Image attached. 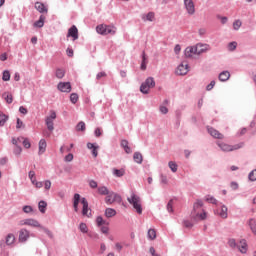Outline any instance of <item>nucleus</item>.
Wrapping results in <instances>:
<instances>
[{"instance_id": "f257e3e1", "label": "nucleus", "mask_w": 256, "mask_h": 256, "mask_svg": "<svg viewBox=\"0 0 256 256\" xmlns=\"http://www.w3.org/2000/svg\"><path fill=\"white\" fill-rule=\"evenodd\" d=\"M216 144L219 147V149H221L224 153H229L231 151H237L238 149H243V147H245L244 142H240L236 145H229L225 142L218 141V142H216Z\"/></svg>"}, {"instance_id": "f03ea898", "label": "nucleus", "mask_w": 256, "mask_h": 256, "mask_svg": "<svg viewBox=\"0 0 256 256\" xmlns=\"http://www.w3.org/2000/svg\"><path fill=\"white\" fill-rule=\"evenodd\" d=\"M127 201L128 203H130V205H132V207H134L138 215H141V213H143V207L141 206V197H139L135 193H132L131 197L127 198Z\"/></svg>"}, {"instance_id": "7ed1b4c3", "label": "nucleus", "mask_w": 256, "mask_h": 256, "mask_svg": "<svg viewBox=\"0 0 256 256\" xmlns=\"http://www.w3.org/2000/svg\"><path fill=\"white\" fill-rule=\"evenodd\" d=\"M155 87V78L148 77L140 86V91L143 95H149L150 89Z\"/></svg>"}, {"instance_id": "20e7f679", "label": "nucleus", "mask_w": 256, "mask_h": 256, "mask_svg": "<svg viewBox=\"0 0 256 256\" xmlns=\"http://www.w3.org/2000/svg\"><path fill=\"white\" fill-rule=\"evenodd\" d=\"M30 237V232L29 230L22 228L19 231V237H18V241L19 243H27L28 239Z\"/></svg>"}, {"instance_id": "39448f33", "label": "nucleus", "mask_w": 256, "mask_h": 256, "mask_svg": "<svg viewBox=\"0 0 256 256\" xmlns=\"http://www.w3.org/2000/svg\"><path fill=\"white\" fill-rule=\"evenodd\" d=\"M57 89L61 93H71V82H59Z\"/></svg>"}, {"instance_id": "423d86ee", "label": "nucleus", "mask_w": 256, "mask_h": 256, "mask_svg": "<svg viewBox=\"0 0 256 256\" xmlns=\"http://www.w3.org/2000/svg\"><path fill=\"white\" fill-rule=\"evenodd\" d=\"M215 215H218L221 219H227L229 217L228 208L222 204L220 208L215 210Z\"/></svg>"}, {"instance_id": "0eeeda50", "label": "nucleus", "mask_w": 256, "mask_h": 256, "mask_svg": "<svg viewBox=\"0 0 256 256\" xmlns=\"http://www.w3.org/2000/svg\"><path fill=\"white\" fill-rule=\"evenodd\" d=\"M184 7L188 15H195V3H193V0H184Z\"/></svg>"}, {"instance_id": "6e6552de", "label": "nucleus", "mask_w": 256, "mask_h": 256, "mask_svg": "<svg viewBox=\"0 0 256 256\" xmlns=\"http://www.w3.org/2000/svg\"><path fill=\"white\" fill-rule=\"evenodd\" d=\"M207 131H208L209 135H211V137H213V139H225V136L213 127L208 126Z\"/></svg>"}, {"instance_id": "1a4fd4ad", "label": "nucleus", "mask_w": 256, "mask_h": 256, "mask_svg": "<svg viewBox=\"0 0 256 256\" xmlns=\"http://www.w3.org/2000/svg\"><path fill=\"white\" fill-rule=\"evenodd\" d=\"M208 49L209 45L207 44L198 43L194 46L196 55H202V53H205L206 51H208Z\"/></svg>"}, {"instance_id": "9d476101", "label": "nucleus", "mask_w": 256, "mask_h": 256, "mask_svg": "<svg viewBox=\"0 0 256 256\" xmlns=\"http://www.w3.org/2000/svg\"><path fill=\"white\" fill-rule=\"evenodd\" d=\"M67 37H72L73 41H77L79 39V30L77 29V26L73 25L69 30Z\"/></svg>"}, {"instance_id": "9b49d317", "label": "nucleus", "mask_w": 256, "mask_h": 256, "mask_svg": "<svg viewBox=\"0 0 256 256\" xmlns=\"http://www.w3.org/2000/svg\"><path fill=\"white\" fill-rule=\"evenodd\" d=\"M177 75H187L189 73V64L181 63L176 70Z\"/></svg>"}, {"instance_id": "f8f14e48", "label": "nucleus", "mask_w": 256, "mask_h": 256, "mask_svg": "<svg viewBox=\"0 0 256 256\" xmlns=\"http://www.w3.org/2000/svg\"><path fill=\"white\" fill-rule=\"evenodd\" d=\"M82 207V215L89 217V202H87L86 198L81 199Z\"/></svg>"}, {"instance_id": "ddd939ff", "label": "nucleus", "mask_w": 256, "mask_h": 256, "mask_svg": "<svg viewBox=\"0 0 256 256\" xmlns=\"http://www.w3.org/2000/svg\"><path fill=\"white\" fill-rule=\"evenodd\" d=\"M236 249L239 250L240 253H247V240L241 239Z\"/></svg>"}, {"instance_id": "4468645a", "label": "nucleus", "mask_w": 256, "mask_h": 256, "mask_svg": "<svg viewBox=\"0 0 256 256\" xmlns=\"http://www.w3.org/2000/svg\"><path fill=\"white\" fill-rule=\"evenodd\" d=\"M184 55L187 59H191V57H193V55H197V53L195 52V46H188L184 50Z\"/></svg>"}, {"instance_id": "2eb2a0df", "label": "nucleus", "mask_w": 256, "mask_h": 256, "mask_svg": "<svg viewBox=\"0 0 256 256\" xmlns=\"http://www.w3.org/2000/svg\"><path fill=\"white\" fill-rule=\"evenodd\" d=\"M231 77V73L227 70L222 71L219 76L218 79L219 81H221L222 83H225V81H229V78Z\"/></svg>"}, {"instance_id": "dca6fc26", "label": "nucleus", "mask_w": 256, "mask_h": 256, "mask_svg": "<svg viewBox=\"0 0 256 256\" xmlns=\"http://www.w3.org/2000/svg\"><path fill=\"white\" fill-rule=\"evenodd\" d=\"M46 150H47V141H45V139H41L39 141L38 155H43V153H45Z\"/></svg>"}, {"instance_id": "f3484780", "label": "nucleus", "mask_w": 256, "mask_h": 256, "mask_svg": "<svg viewBox=\"0 0 256 256\" xmlns=\"http://www.w3.org/2000/svg\"><path fill=\"white\" fill-rule=\"evenodd\" d=\"M79 201H81V195H79L77 193L74 194L73 207H74L75 213H77V211H79Z\"/></svg>"}, {"instance_id": "a211bd4d", "label": "nucleus", "mask_w": 256, "mask_h": 256, "mask_svg": "<svg viewBox=\"0 0 256 256\" xmlns=\"http://www.w3.org/2000/svg\"><path fill=\"white\" fill-rule=\"evenodd\" d=\"M120 146L122 147V149H124L125 153H127V155L131 154V147H129V141L127 140H121Z\"/></svg>"}, {"instance_id": "6ab92c4d", "label": "nucleus", "mask_w": 256, "mask_h": 256, "mask_svg": "<svg viewBox=\"0 0 256 256\" xmlns=\"http://www.w3.org/2000/svg\"><path fill=\"white\" fill-rule=\"evenodd\" d=\"M201 207H203V200H201V199L196 200V202L193 205L192 215L197 213V211H199V209H201Z\"/></svg>"}, {"instance_id": "aec40b11", "label": "nucleus", "mask_w": 256, "mask_h": 256, "mask_svg": "<svg viewBox=\"0 0 256 256\" xmlns=\"http://www.w3.org/2000/svg\"><path fill=\"white\" fill-rule=\"evenodd\" d=\"M26 225H28L29 227H40L41 228V224L39 223V221H37L33 218L26 219Z\"/></svg>"}, {"instance_id": "412c9836", "label": "nucleus", "mask_w": 256, "mask_h": 256, "mask_svg": "<svg viewBox=\"0 0 256 256\" xmlns=\"http://www.w3.org/2000/svg\"><path fill=\"white\" fill-rule=\"evenodd\" d=\"M147 63H149V61L147 60V55L145 54V51H143L142 52V62L140 65L141 71H145V69H147Z\"/></svg>"}, {"instance_id": "4be33fe9", "label": "nucleus", "mask_w": 256, "mask_h": 256, "mask_svg": "<svg viewBox=\"0 0 256 256\" xmlns=\"http://www.w3.org/2000/svg\"><path fill=\"white\" fill-rule=\"evenodd\" d=\"M134 162L138 165H141L143 163V154L141 152H135L133 155Z\"/></svg>"}, {"instance_id": "5701e85b", "label": "nucleus", "mask_w": 256, "mask_h": 256, "mask_svg": "<svg viewBox=\"0 0 256 256\" xmlns=\"http://www.w3.org/2000/svg\"><path fill=\"white\" fill-rule=\"evenodd\" d=\"M117 215V211L113 208H106L105 210V217L107 219H111V217H115Z\"/></svg>"}, {"instance_id": "b1692460", "label": "nucleus", "mask_w": 256, "mask_h": 256, "mask_svg": "<svg viewBox=\"0 0 256 256\" xmlns=\"http://www.w3.org/2000/svg\"><path fill=\"white\" fill-rule=\"evenodd\" d=\"M117 33V28L115 26H105V34L104 35H115Z\"/></svg>"}, {"instance_id": "393cba45", "label": "nucleus", "mask_w": 256, "mask_h": 256, "mask_svg": "<svg viewBox=\"0 0 256 256\" xmlns=\"http://www.w3.org/2000/svg\"><path fill=\"white\" fill-rule=\"evenodd\" d=\"M35 9H37L39 13H47V7H45V4L41 2L35 3Z\"/></svg>"}, {"instance_id": "a878e982", "label": "nucleus", "mask_w": 256, "mask_h": 256, "mask_svg": "<svg viewBox=\"0 0 256 256\" xmlns=\"http://www.w3.org/2000/svg\"><path fill=\"white\" fill-rule=\"evenodd\" d=\"M45 25V16L40 15L39 20L34 22V27L41 29Z\"/></svg>"}, {"instance_id": "bb28decb", "label": "nucleus", "mask_w": 256, "mask_h": 256, "mask_svg": "<svg viewBox=\"0 0 256 256\" xmlns=\"http://www.w3.org/2000/svg\"><path fill=\"white\" fill-rule=\"evenodd\" d=\"M112 175H114V177H123L125 175V169L113 168Z\"/></svg>"}, {"instance_id": "cd10ccee", "label": "nucleus", "mask_w": 256, "mask_h": 256, "mask_svg": "<svg viewBox=\"0 0 256 256\" xmlns=\"http://www.w3.org/2000/svg\"><path fill=\"white\" fill-rule=\"evenodd\" d=\"M6 245L11 246L15 244V235L14 234H8L6 236V240H5Z\"/></svg>"}, {"instance_id": "c85d7f7f", "label": "nucleus", "mask_w": 256, "mask_h": 256, "mask_svg": "<svg viewBox=\"0 0 256 256\" xmlns=\"http://www.w3.org/2000/svg\"><path fill=\"white\" fill-rule=\"evenodd\" d=\"M105 203L107 205H113L114 203L113 191H110L108 192V194H106Z\"/></svg>"}, {"instance_id": "c756f323", "label": "nucleus", "mask_w": 256, "mask_h": 256, "mask_svg": "<svg viewBox=\"0 0 256 256\" xmlns=\"http://www.w3.org/2000/svg\"><path fill=\"white\" fill-rule=\"evenodd\" d=\"M55 77L57 79H63V77H65V69L57 68L55 71Z\"/></svg>"}, {"instance_id": "7c9ffc66", "label": "nucleus", "mask_w": 256, "mask_h": 256, "mask_svg": "<svg viewBox=\"0 0 256 256\" xmlns=\"http://www.w3.org/2000/svg\"><path fill=\"white\" fill-rule=\"evenodd\" d=\"M147 237L148 239H150V241L157 239V232L155 231V229H149L147 233Z\"/></svg>"}, {"instance_id": "2f4dec72", "label": "nucleus", "mask_w": 256, "mask_h": 256, "mask_svg": "<svg viewBox=\"0 0 256 256\" xmlns=\"http://www.w3.org/2000/svg\"><path fill=\"white\" fill-rule=\"evenodd\" d=\"M9 120V116L0 111V127H3Z\"/></svg>"}, {"instance_id": "473e14b6", "label": "nucleus", "mask_w": 256, "mask_h": 256, "mask_svg": "<svg viewBox=\"0 0 256 256\" xmlns=\"http://www.w3.org/2000/svg\"><path fill=\"white\" fill-rule=\"evenodd\" d=\"M248 225L252 231V233H254V235H256V220L251 218L248 222Z\"/></svg>"}, {"instance_id": "72a5a7b5", "label": "nucleus", "mask_w": 256, "mask_h": 256, "mask_svg": "<svg viewBox=\"0 0 256 256\" xmlns=\"http://www.w3.org/2000/svg\"><path fill=\"white\" fill-rule=\"evenodd\" d=\"M96 225H97L98 227H101V226H103V225H109V222L105 221L102 216H98V217L96 218Z\"/></svg>"}, {"instance_id": "f704fd0d", "label": "nucleus", "mask_w": 256, "mask_h": 256, "mask_svg": "<svg viewBox=\"0 0 256 256\" xmlns=\"http://www.w3.org/2000/svg\"><path fill=\"white\" fill-rule=\"evenodd\" d=\"M45 123H46V127H47L48 131H53L55 129L53 120L46 118Z\"/></svg>"}, {"instance_id": "c9c22d12", "label": "nucleus", "mask_w": 256, "mask_h": 256, "mask_svg": "<svg viewBox=\"0 0 256 256\" xmlns=\"http://www.w3.org/2000/svg\"><path fill=\"white\" fill-rule=\"evenodd\" d=\"M109 189L107 188V186H100L98 187V193L99 195H109Z\"/></svg>"}, {"instance_id": "e433bc0d", "label": "nucleus", "mask_w": 256, "mask_h": 256, "mask_svg": "<svg viewBox=\"0 0 256 256\" xmlns=\"http://www.w3.org/2000/svg\"><path fill=\"white\" fill-rule=\"evenodd\" d=\"M38 209H39L40 213H45V209H47V202L41 200L38 203Z\"/></svg>"}, {"instance_id": "4c0bfd02", "label": "nucleus", "mask_w": 256, "mask_h": 256, "mask_svg": "<svg viewBox=\"0 0 256 256\" xmlns=\"http://www.w3.org/2000/svg\"><path fill=\"white\" fill-rule=\"evenodd\" d=\"M205 201L211 203L212 205H217L219 203V201H217L216 198L211 195L205 196Z\"/></svg>"}, {"instance_id": "58836bf2", "label": "nucleus", "mask_w": 256, "mask_h": 256, "mask_svg": "<svg viewBox=\"0 0 256 256\" xmlns=\"http://www.w3.org/2000/svg\"><path fill=\"white\" fill-rule=\"evenodd\" d=\"M3 97L6 101V103H8V105H11V103H13V95L10 93H4Z\"/></svg>"}, {"instance_id": "ea45409f", "label": "nucleus", "mask_w": 256, "mask_h": 256, "mask_svg": "<svg viewBox=\"0 0 256 256\" xmlns=\"http://www.w3.org/2000/svg\"><path fill=\"white\" fill-rule=\"evenodd\" d=\"M228 245L231 249H237L239 244H237V241L234 238H230L228 240Z\"/></svg>"}, {"instance_id": "a19ab883", "label": "nucleus", "mask_w": 256, "mask_h": 256, "mask_svg": "<svg viewBox=\"0 0 256 256\" xmlns=\"http://www.w3.org/2000/svg\"><path fill=\"white\" fill-rule=\"evenodd\" d=\"M142 19L145 21H153L155 19V13L149 12L146 16H143Z\"/></svg>"}, {"instance_id": "79ce46f5", "label": "nucleus", "mask_w": 256, "mask_h": 256, "mask_svg": "<svg viewBox=\"0 0 256 256\" xmlns=\"http://www.w3.org/2000/svg\"><path fill=\"white\" fill-rule=\"evenodd\" d=\"M168 167L169 169H171L172 173H177V169H178L177 163L170 161L168 163Z\"/></svg>"}, {"instance_id": "37998d69", "label": "nucleus", "mask_w": 256, "mask_h": 256, "mask_svg": "<svg viewBox=\"0 0 256 256\" xmlns=\"http://www.w3.org/2000/svg\"><path fill=\"white\" fill-rule=\"evenodd\" d=\"M241 25H243V22H241V20H235L233 22L234 31H239V29H241Z\"/></svg>"}, {"instance_id": "c03bdc74", "label": "nucleus", "mask_w": 256, "mask_h": 256, "mask_svg": "<svg viewBox=\"0 0 256 256\" xmlns=\"http://www.w3.org/2000/svg\"><path fill=\"white\" fill-rule=\"evenodd\" d=\"M194 215L196 217H199V219L201 221H205V219H207V212H205V210H203V213H201V214L199 212H196V213H194Z\"/></svg>"}, {"instance_id": "a18cd8bd", "label": "nucleus", "mask_w": 256, "mask_h": 256, "mask_svg": "<svg viewBox=\"0 0 256 256\" xmlns=\"http://www.w3.org/2000/svg\"><path fill=\"white\" fill-rule=\"evenodd\" d=\"M105 27H106V25H103V24L98 25L96 27L97 33H99V35H105Z\"/></svg>"}, {"instance_id": "49530a36", "label": "nucleus", "mask_w": 256, "mask_h": 256, "mask_svg": "<svg viewBox=\"0 0 256 256\" xmlns=\"http://www.w3.org/2000/svg\"><path fill=\"white\" fill-rule=\"evenodd\" d=\"M70 101H71V103H73V105H75V103H77V101H79V95L77 93H72L70 95Z\"/></svg>"}, {"instance_id": "de8ad7c7", "label": "nucleus", "mask_w": 256, "mask_h": 256, "mask_svg": "<svg viewBox=\"0 0 256 256\" xmlns=\"http://www.w3.org/2000/svg\"><path fill=\"white\" fill-rule=\"evenodd\" d=\"M227 49L228 51H235V49H237V42L233 41L228 43Z\"/></svg>"}, {"instance_id": "09e8293b", "label": "nucleus", "mask_w": 256, "mask_h": 256, "mask_svg": "<svg viewBox=\"0 0 256 256\" xmlns=\"http://www.w3.org/2000/svg\"><path fill=\"white\" fill-rule=\"evenodd\" d=\"M21 143L25 147V149H30L31 148V142L27 138H23Z\"/></svg>"}, {"instance_id": "8fccbe9b", "label": "nucleus", "mask_w": 256, "mask_h": 256, "mask_svg": "<svg viewBox=\"0 0 256 256\" xmlns=\"http://www.w3.org/2000/svg\"><path fill=\"white\" fill-rule=\"evenodd\" d=\"M11 79V73H9L8 70H5L3 72L2 80L3 81H9Z\"/></svg>"}, {"instance_id": "3c124183", "label": "nucleus", "mask_w": 256, "mask_h": 256, "mask_svg": "<svg viewBox=\"0 0 256 256\" xmlns=\"http://www.w3.org/2000/svg\"><path fill=\"white\" fill-rule=\"evenodd\" d=\"M76 131H85V122L80 121V122L76 125Z\"/></svg>"}, {"instance_id": "603ef678", "label": "nucleus", "mask_w": 256, "mask_h": 256, "mask_svg": "<svg viewBox=\"0 0 256 256\" xmlns=\"http://www.w3.org/2000/svg\"><path fill=\"white\" fill-rule=\"evenodd\" d=\"M79 229H80L81 233H87L89 231V228H87V224H85L83 222L80 223Z\"/></svg>"}, {"instance_id": "864d4df0", "label": "nucleus", "mask_w": 256, "mask_h": 256, "mask_svg": "<svg viewBox=\"0 0 256 256\" xmlns=\"http://www.w3.org/2000/svg\"><path fill=\"white\" fill-rule=\"evenodd\" d=\"M22 152H23V148H21V146H19V145L15 146L14 151H13L14 155L19 156V155H21Z\"/></svg>"}, {"instance_id": "5fc2aeb1", "label": "nucleus", "mask_w": 256, "mask_h": 256, "mask_svg": "<svg viewBox=\"0 0 256 256\" xmlns=\"http://www.w3.org/2000/svg\"><path fill=\"white\" fill-rule=\"evenodd\" d=\"M40 229H42V231H44V233H46V235H48V237L50 239H53V232H51L49 229H47V228H45L43 226H41Z\"/></svg>"}, {"instance_id": "6e6d98bb", "label": "nucleus", "mask_w": 256, "mask_h": 256, "mask_svg": "<svg viewBox=\"0 0 256 256\" xmlns=\"http://www.w3.org/2000/svg\"><path fill=\"white\" fill-rule=\"evenodd\" d=\"M167 211L168 213H173V199L169 200L167 204Z\"/></svg>"}, {"instance_id": "4d7b16f0", "label": "nucleus", "mask_w": 256, "mask_h": 256, "mask_svg": "<svg viewBox=\"0 0 256 256\" xmlns=\"http://www.w3.org/2000/svg\"><path fill=\"white\" fill-rule=\"evenodd\" d=\"M22 211H24L25 213H33V207L29 205L23 206Z\"/></svg>"}, {"instance_id": "13d9d810", "label": "nucleus", "mask_w": 256, "mask_h": 256, "mask_svg": "<svg viewBox=\"0 0 256 256\" xmlns=\"http://www.w3.org/2000/svg\"><path fill=\"white\" fill-rule=\"evenodd\" d=\"M89 187H91V189H97L98 187L97 181L89 180Z\"/></svg>"}, {"instance_id": "bf43d9fd", "label": "nucleus", "mask_w": 256, "mask_h": 256, "mask_svg": "<svg viewBox=\"0 0 256 256\" xmlns=\"http://www.w3.org/2000/svg\"><path fill=\"white\" fill-rule=\"evenodd\" d=\"M24 127H25V124H23V121H21V119L17 118L16 129H22Z\"/></svg>"}, {"instance_id": "052dcab7", "label": "nucleus", "mask_w": 256, "mask_h": 256, "mask_svg": "<svg viewBox=\"0 0 256 256\" xmlns=\"http://www.w3.org/2000/svg\"><path fill=\"white\" fill-rule=\"evenodd\" d=\"M213 87H215V80H212V81L206 86V91H211V90H213Z\"/></svg>"}, {"instance_id": "680f3d73", "label": "nucleus", "mask_w": 256, "mask_h": 256, "mask_svg": "<svg viewBox=\"0 0 256 256\" xmlns=\"http://www.w3.org/2000/svg\"><path fill=\"white\" fill-rule=\"evenodd\" d=\"M160 183H162L163 185H167V183H168L167 176L161 174L160 175Z\"/></svg>"}, {"instance_id": "e2e57ef3", "label": "nucleus", "mask_w": 256, "mask_h": 256, "mask_svg": "<svg viewBox=\"0 0 256 256\" xmlns=\"http://www.w3.org/2000/svg\"><path fill=\"white\" fill-rule=\"evenodd\" d=\"M113 199H114V203L115 201H117L118 203H121V195L113 192Z\"/></svg>"}, {"instance_id": "0e129e2a", "label": "nucleus", "mask_w": 256, "mask_h": 256, "mask_svg": "<svg viewBox=\"0 0 256 256\" xmlns=\"http://www.w3.org/2000/svg\"><path fill=\"white\" fill-rule=\"evenodd\" d=\"M64 161H66L67 163H71V161H73V154L69 153L68 155H66Z\"/></svg>"}, {"instance_id": "69168bd1", "label": "nucleus", "mask_w": 256, "mask_h": 256, "mask_svg": "<svg viewBox=\"0 0 256 256\" xmlns=\"http://www.w3.org/2000/svg\"><path fill=\"white\" fill-rule=\"evenodd\" d=\"M103 77H107V73L105 72H99L97 75H96V79L97 81H99L101 78Z\"/></svg>"}, {"instance_id": "338daca9", "label": "nucleus", "mask_w": 256, "mask_h": 256, "mask_svg": "<svg viewBox=\"0 0 256 256\" xmlns=\"http://www.w3.org/2000/svg\"><path fill=\"white\" fill-rule=\"evenodd\" d=\"M44 187H45L46 191H49V189H51V180H46L44 182Z\"/></svg>"}, {"instance_id": "774afa93", "label": "nucleus", "mask_w": 256, "mask_h": 256, "mask_svg": "<svg viewBox=\"0 0 256 256\" xmlns=\"http://www.w3.org/2000/svg\"><path fill=\"white\" fill-rule=\"evenodd\" d=\"M98 149H99V146H96L94 149H92L93 157H97V155H99V152L97 151Z\"/></svg>"}]
</instances>
